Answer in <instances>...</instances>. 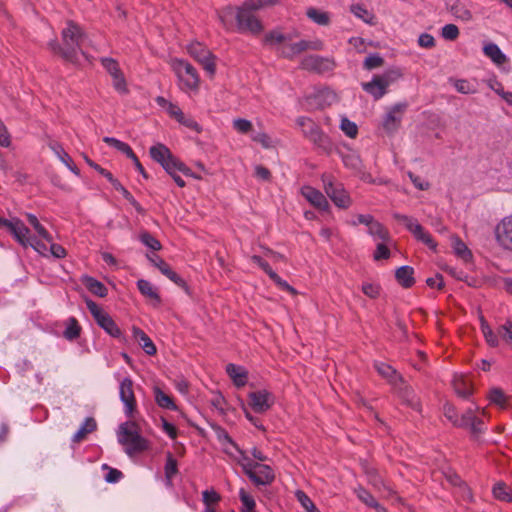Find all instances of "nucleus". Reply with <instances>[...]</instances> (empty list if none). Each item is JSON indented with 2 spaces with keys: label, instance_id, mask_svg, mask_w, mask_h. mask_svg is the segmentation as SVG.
I'll list each match as a JSON object with an SVG mask.
<instances>
[{
  "label": "nucleus",
  "instance_id": "obj_13",
  "mask_svg": "<svg viewBox=\"0 0 512 512\" xmlns=\"http://www.w3.org/2000/svg\"><path fill=\"white\" fill-rule=\"evenodd\" d=\"M406 109V103H397L388 108L382 120V128L387 134H394L400 128Z\"/></svg>",
  "mask_w": 512,
  "mask_h": 512
},
{
  "label": "nucleus",
  "instance_id": "obj_30",
  "mask_svg": "<svg viewBox=\"0 0 512 512\" xmlns=\"http://www.w3.org/2000/svg\"><path fill=\"white\" fill-rule=\"evenodd\" d=\"M97 428V423L94 418L88 417L85 419L81 427L78 429V431L74 434L72 440L75 443L81 442L85 437L94 432Z\"/></svg>",
  "mask_w": 512,
  "mask_h": 512
},
{
  "label": "nucleus",
  "instance_id": "obj_53",
  "mask_svg": "<svg viewBox=\"0 0 512 512\" xmlns=\"http://www.w3.org/2000/svg\"><path fill=\"white\" fill-rule=\"evenodd\" d=\"M351 12L358 18L362 19L364 22H371L373 16L372 14L362 5L354 4L351 6Z\"/></svg>",
  "mask_w": 512,
  "mask_h": 512
},
{
  "label": "nucleus",
  "instance_id": "obj_25",
  "mask_svg": "<svg viewBox=\"0 0 512 512\" xmlns=\"http://www.w3.org/2000/svg\"><path fill=\"white\" fill-rule=\"evenodd\" d=\"M226 372L237 387L247 383V371L243 367L230 363L226 366Z\"/></svg>",
  "mask_w": 512,
  "mask_h": 512
},
{
  "label": "nucleus",
  "instance_id": "obj_8",
  "mask_svg": "<svg viewBox=\"0 0 512 512\" xmlns=\"http://www.w3.org/2000/svg\"><path fill=\"white\" fill-rule=\"evenodd\" d=\"M321 179L325 193L337 207L345 209L351 205V198L342 183L336 182L331 175L327 174H323Z\"/></svg>",
  "mask_w": 512,
  "mask_h": 512
},
{
  "label": "nucleus",
  "instance_id": "obj_5",
  "mask_svg": "<svg viewBox=\"0 0 512 512\" xmlns=\"http://www.w3.org/2000/svg\"><path fill=\"white\" fill-rule=\"evenodd\" d=\"M171 67L179 79L181 90L191 91L198 89L199 75L189 62L176 58L171 61Z\"/></svg>",
  "mask_w": 512,
  "mask_h": 512
},
{
  "label": "nucleus",
  "instance_id": "obj_36",
  "mask_svg": "<svg viewBox=\"0 0 512 512\" xmlns=\"http://www.w3.org/2000/svg\"><path fill=\"white\" fill-rule=\"evenodd\" d=\"M149 152L151 158L161 165L172 155L171 151L164 144L152 146Z\"/></svg>",
  "mask_w": 512,
  "mask_h": 512
},
{
  "label": "nucleus",
  "instance_id": "obj_2",
  "mask_svg": "<svg viewBox=\"0 0 512 512\" xmlns=\"http://www.w3.org/2000/svg\"><path fill=\"white\" fill-rule=\"evenodd\" d=\"M87 36L81 27L73 21H68L67 26L62 30V46L57 41H51L49 46L64 59L75 62L78 52H82V46Z\"/></svg>",
  "mask_w": 512,
  "mask_h": 512
},
{
  "label": "nucleus",
  "instance_id": "obj_55",
  "mask_svg": "<svg viewBox=\"0 0 512 512\" xmlns=\"http://www.w3.org/2000/svg\"><path fill=\"white\" fill-rule=\"evenodd\" d=\"M140 240L144 245H146L147 247L151 248L154 251H158L162 248L161 243L148 232H143L140 235Z\"/></svg>",
  "mask_w": 512,
  "mask_h": 512
},
{
  "label": "nucleus",
  "instance_id": "obj_47",
  "mask_svg": "<svg viewBox=\"0 0 512 512\" xmlns=\"http://www.w3.org/2000/svg\"><path fill=\"white\" fill-rule=\"evenodd\" d=\"M481 330L485 337L486 342L491 347H496L499 344L497 335L492 331L490 326L487 324V322L484 320L483 317H481Z\"/></svg>",
  "mask_w": 512,
  "mask_h": 512
},
{
  "label": "nucleus",
  "instance_id": "obj_38",
  "mask_svg": "<svg viewBox=\"0 0 512 512\" xmlns=\"http://www.w3.org/2000/svg\"><path fill=\"white\" fill-rule=\"evenodd\" d=\"M27 221L36 231V233L46 242L52 241L51 234L46 230V228L39 222L38 218L33 214H27Z\"/></svg>",
  "mask_w": 512,
  "mask_h": 512
},
{
  "label": "nucleus",
  "instance_id": "obj_48",
  "mask_svg": "<svg viewBox=\"0 0 512 512\" xmlns=\"http://www.w3.org/2000/svg\"><path fill=\"white\" fill-rule=\"evenodd\" d=\"M177 472V461L172 454L169 453L165 464V477L168 484H171L172 478L177 474Z\"/></svg>",
  "mask_w": 512,
  "mask_h": 512
},
{
  "label": "nucleus",
  "instance_id": "obj_64",
  "mask_svg": "<svg viewBox=\"0 0 512 512\" xmlns=\"http://www.w3.org/2000/svg\"><path fill=\"white\" fill-rule=\"evenodd\" d=\"M280 289L289 292L292 295H296L297 291L289 285L285 280L278 276L277 273H272V277L270 278Z\"/></svg>",
  "mask_w": 512,
  "mask_h": 512
},
{
  "label": "nucleus",
  "instance_id": "obj_23",
  "mask_svg": "<svg viewBox=\"0 0 512 512\" xmlns=\"http://www.w3.org/2000/svg\"><path fill=\"white\" fill-rule=\"evenodd\" d=\"M276 52L286 59H293L304 52L303 41L300 40L296 43H292V41L286 42V44L276 47Z\"/></svg>",
  "mask_w": 512,
  "mask_h": 512
},
{
  "label": "nucleus",
  "instance_id": "obj_24",
  "mask_svg": "<svg viewBox=\"0 0 512 512\" xmlns=\"http://www.w3.org/2000/svg\"><path fill=\"white\" fill-rule=\"evenodd\" d=\"M133 336L135 340L138 342V344L142 347V349L145 351L148 355H154L156 354V346L152 342V340L149 338V336L140 328L133 327Z\"/></svg>",
  "mask_w": 512,
  "mask_h": 512
},
{
  "label": "nucleus",
  "instance_id": "obj_14",
  "mask_svg": "<svg viewBox=\"0 0 512 512\" xmlns=\"http://www.w3.org/2000/svg\"><path fill=\"white\" fill-rule=\"evenodd\" d=\"M119 396L124 404L125 415L129 419H134L137 411L136 399L133 391V381L130 378H124L120 382Z\"/></svg>",
  "mask_w": 512,
  "mask_h": 512
},
{
  "label": "nucleus",
  "instance_id": "obj_18",
  "mask_svg": "<svg viewBox=\"0 0 512 512\" xmlns=\"http://www.w3.org/2000/svg\"><path fill=\"white\" fill-rule=\"evenodd\" d=\"M0 227H5L18 243H23L24 234L29 233L28 227L18 218L5 219L0 217Z\"/></svg>",
  "mask_w": 512,
  "mask_h": 512
},
{
  "label": "nucleus",
  "instance_id": "obj_31",
  "mask_svg": "<svg viewBox=\"0 0 512 512\" xmlns=\"http://www.w3.org/2000/svg\"><path fill=\"white\" fill-rule=\"evenodd\" d=\"M451 244L455 254L468 262L472 259V253L466 246V244L456 235L451 236Z\"/></svg>",
  "mask_w": 512,
  "mask_h": 512
},
{
  "label": "nucleus",
  "instance_id": "obj_39",
  "mask_svg": "<svg viewBox=\"0 0 512 512\" xmlns=\"http://www.w3.org/2000/svg\"><path fill=\"white\" fill-rule=\"evenodd\" d=\"M376 76L382 84L388 88L391 84L399 80L403 76V73L399 68H392L385 71L383 74Z\"/></svg>",
  "mask_w": 512,
  "mask_h": 512
},
{
  "label": "nucleus",
  "instance_id": "obj_9",
  "mask_svg": "<svg viewBox=\"0 0 512 512\" xmlns=\"http://www.w3.org/2000/svg\"><path fill=\"white\" fill-rule=\"evenodd\" d=\"M187 51L191 57L202 65L203 69L209 73L210 76L215 74V56L203 44L199 42L191 43L187 47Z\"/></svg>",
  "mask_w": 512,
  "mask_h": 512
},
{
  "label": "nucleus",
  "instance_id": "obj_54",
  "mask_svg": "<svg viewBox=\"0 0 512 512\" xmlns=\"http://www.w3.org/2000/svg\"><path fill=\"white\" fill-rule=\"evenodd\" d=\"M355 493L360 501H362L368 507L376 505L377 500L363 487L355 489Z\"/></svg>",
  "mask_w": 512,
  "mask_h": 512
},
{
  "label": "nucleus",
  "instance_id": "obj_16",
  "mask_svg": "<svg viewBox=\"0 0 512 512\" xmlns=\"http://www.w3.org/2000/svg\"><path fill=\"white\" fill-rule=\"evenodd\" d=\"M148 260L157 267L160 272L165 275L167 278H169L171 281H173L175 284H177L180 287H185L186 283L185 281L176 273L174 272L171 267L158 255L156 254H148L147 255Z\"/></svg>",
  "mask_w": 512,
  "mask_h": 512
},
{
  "label": "nucleus",
  "instance_id": "obj_17",
  "mask_svg": "<svg viewBox=\"0 0 512 512\" xmlns=\"http://www.w3.org/2000/svg\"><path fill=\"white\" fill-rule=\"evenodd\" d=\"M302 196L315 208L327 211L329 210V203L326 197L317 189L311 186H304L301 189Z\"/></svg>",
  "mask_w": 512,
  "mask_h": 512
},
{
  "label": "nucleus",
  "instance_id": "obj_45",
  "mask_svg": "<svg viewBox=\"0 0 512 512\" xmlns=\"http://www.w3.org/2000/svg\"><path fill=\"white\" fill-rule=\"evenodd\" d=\"M239 498L242 503L240 512L256 511V502L254 498L251 495H249L244 489H240Z\"/></svg>",
  "mask_w": 512,
  "mask_h": 512
},
{
  "label": "nucleus",
  "instance_id": "obj_35",
  "mask_svg": "<svg viewBox=\"0 0 512 512\" xmlns=\"http://www.w3.org/2000/svg\"><path fill=\"white\" fill-rule=\"evenodd\" d=\"M83 284L91 293L96 296L105 297L107 295V288L104 286V284L93 277L85 276L83 278Z\"/></svg>",
  "mask_w": 512,
  "mask_h": 512
},
{
  "label": "nucleus",
  "instance_id": "obj_40",
  "mask_svg": "<svg viewBox=\"0 0 512 512\" xmlns=\"http://www.w3.org/2000/svg\"><path fill=\"white\" fill-rule=\"evenodd\" d=\"M103 141L106 144H108L109 146H112L115 149L122 152L123 154H125L128 158L134 157L135 153L133 152V150L131 149V147L128 144H126L116 138H113V137H104Z\"/></svg>",
  "mask_w": 512,
  "mask_h": 512
},
{
  "label": "nucleus",
  "instance_id": "obj_37",
  "mask_svg": "<svg viewBox=\"0 0 512 512\" xmlns=\"http://www.w3.org/2000/svg\"><path fill=\"white\" fill-rule=\"evenodd\" d=\"M306 15L310 20L318 25L327 26L330 23V15L325 11L311 7L307 10Z\"/></svg>",
  "mask_w": 512,
  "mask_h": 512
},
{
  "label": "nucleus",
  "instance_id": "obj_61",
  "mask_svg": "<svg viewBox=\"0 0 512 512\" xmlns=\"http://www.w3.org/2000/svg\"><path fill=\"white\" fill-rule=\"evenodd\" d=\"M507 486L504 483H497L493 488V494L497 499L503 501H510L511 497L507 491Z\"/></svg>",
  "mask_w": 512,
  "mask_h": 512
},
{
  "label": "nucleus",
  "instance_id": "obj_15",
  "mask_svg": "<svg viewBox=\"0 0 512 512\" xmlns=\"http://www.w3.org/2000/svg\"><path fill=\"white\" fill-rule=\"evenodd\" d=\"M274 404V396L267 390H259L249 394V405L256 413L268 411Z\"/></svg>",
  "mask_w": 512,
  "mask_h": 512
},
{
  "label": "nucleus",
  "instance_id": "obj_21",
  "mask_svg": "<svg viewBox=\"0 0 512 512\" xmlns=\"http://www.w3.org/2000/svg\"><path fill=\"white\" fill-rule=\"evenodd\" d=\"M394 390L398 393L401 399L411 408L415 410L420 409V402L414 393V390L406 384L403 380V384H398L394 387Z\"/></svg>",
  "mask_w": 512,
  "mask_h": 512
},
{
  "label": "nucleus",
  "instance_id": "obj_22",
  "mask_svg": "<svg viewBox=\"0 0 512 512\" xmlns=\"http://www.w3.org/2000/svg\"><path fill=\"white\" fill-rule=\"evenodd\" d=\"M366 474L368 476L369 483L373 485V487H375L377 490L383 492L384 497H391L394 494L392 488L383 482L376 469L369 467L366 469Z\"/></svg>",
  "mask_w": 512,
  "mask_h": 512
},
{
  "label": "nucleus",
  "instance_id": "obj_44",
  "mask_svg": "<svg viewBox=\"0 0 512 512\" xmlns=\"http://www.w3.org/2000/svg\"><path fill=\"white\" fill-rule=\"evenodd\" d=\"M488 398L492 404H495L500 408L506 407L508 397L502 389L498 387L492 388L489 392Z\"/></svg>",
  "mask_w": 512,
  "mask_h": 512
},
{
  "label": "nucleus",
  "instance_id": "obj_50",
  "mask_svg": "<svg viewBox=\"0 0 512 512\" xmlns=\"http://www.w3.org/2000/svg\"><path fill=\"white\" fill-rule=\"evenodd\" d=\"M280 3V0H245L243 4L252 10H260L265 7L274 6Z\"/></svg>",
  "mask_w": 512,
  "mask_h": 512
},
{
  "label": "nucleus",
  "instance_id": "obj_1",
  "mask_svg": "<svg viewBox=\"0 0 512 512\" xmlns=\"http://www.w3.org/2000/svg\"><path fill=\"white\" fill-rule=\"evenodd\" d=\"M254 11L245 4L237 7L228 5L218 11V18L227 30L233 26L235 20L238 32H249L257 35L263 31V25L259 18L254 15Z\"/></svg>",
  "mask_w": 512,
  "mask_h": 512
},
{
  "label": "nucleus",
  "instance_id": "obj_32",
  "mask_svg": "<svg viewBox=\"0 0 512 512\" xmlns=\"http://www.w3.org/2000/svg\"><path fill=\"white\" fill-rule=\"evenodd\" d=\"M293 40V35L291 33H282L280 31H271L266 34L265 36V42L272 45L279 47L283 44H286V42H291Z\"/></svg>",
  "mask_w": 512,
  "mask_h": 512
},
{
  "label": "nucleus",
  "instance_id": "obj_11",
  "mask_svg": "<svg viewBox=\"0 0 512 512\" xmlns=\"http://www.w3.org/2000/svg\"><path fill=\"white\" fill-rule=\"evenodd\" d=\"M87 307L97 324L104 329L110 336L118 338L121 335V331L114 320L103 311L95 302L88 301Z\"/></svg>",
  "mask_w": 512,
  "mask_h": 512
},
{
  "label": "nucleus",
  "instance_id": "obj_33",
  "mask_svg": "<svg viewBox=\"0 0 512 512\" xmlns=\"http://www.w3.org/2000/svg\"><path fill=\"white\" fill-rule=\"evenodd\" d=\"M483 52L497 65H502L507 61L505 54H503L500 48L494 43L486 44L483 48Z\"/></svg>",
  "mask_w": 512,
  "mask_h": 512
},
{
  "label": "nucleus",
  "instance_id": "obj_52",
  "mask_svg": "<svg viewBox=\"0 0 512 512\" xmlns=\"http://www.w3.org/2000/svg\"><path fill=\"white\" fill-rule=\"evenodd\" d=\"M112 85L114 89L120 94L126 95L129 93L127 82L123 73L112 77Z\"/></svg>",
  "mask_w": 512,
  "mask_h": 512
},
{
  "label": "nucleus",
  "instance_id": "obj_34",
  "mask_svg": "<svg viewBox=\"0 0 512 512\" xmlns=\"http://www.w3.org/2000/svg\"><path fill=\"white\" fill-rule=\"evenodd\" d=\"M50 148L56 153L59 159L76 175H79V169L73 163L72 158L65 152L63 147L58 143H51Z\"/></svg>",
  "mask_w": 512,
  "mask_h": 512
},
{
  "label": "nucleus",
  "instance_id": "obj_6",
  "mask_svg": "<svg viewBox=\"0 0 512 512\" xmlns=\"http://www.w3.org/2000/svg\"><path fill=\"white\" fill-rule=\"evenodd\" d=\"M393 218L402 223L417 241L422 242L433 251H436L437 243L416 218L400 213H394Z\"/></svg>",
  "mask_w": 512,
  "mask_h": 512
},
{
  "label": "nucleus",
  "instance_id": "obj_4",
  "mask_svg": "<svg viewBox=\"0 0 512 512\" xmlns=\"http://www.w3.org/2000/svg\"><path fill=\"white\" fill-rule=\"evenodd\" d=\"M296 123L301 128L303 136L311 141L315 146L325 152H328L331 149L332 145L329 137L312 119L301 116L297 118Z\"/></svg>",
  "mask_w": 512,
  "mask_h": 512
},
{
  "label": "nucleus",
  "instance_id": "obj_42",
  "mask_svg": "<svg viewBox=\"0 0 512 512\" xmlns=\"http://www.w3.org/2000/svg\"><path fill=\"white\" fill-rule=\"evenodd\" d=\"M154 392H155V401L160 407L170 409V410H177V406L175 405V403L173 402L172 398L169 395L164 393L159 388H156L154 390Z\"/></svg>",
  "mask_w": 512,
  "mask_h": 512
},
{
  "label": "nucleus",
  "instance_id": "obj_56",
  "mask_svg": "<svg viewBox=\"0 0 512 512\" xmlns=\"http://www.w3.org/2000/svg\"><path fill=\"white\" fill-rule=\"evenodd\" d=\"M384 63L383 58L379 54H371L364 60V68L367 70H372L378 67H381Z\"/></svg>",
  "mask_w": 512,
  "mask_h": 512
},
{
  "label": "nucleus",
  "instance_id": "obj_28",
  "mask_svg": "<svg viewBox=\"0 0 512 512\" xmlns=\"http://www.w3.org/2000/svg\"><path fill=\"white\" fill-rule=\"evenodd\" d=\"M452 385L455 392L463 398H467L472 394L471 383L463 375H455Z\"/></svg>",
  "mask_w": 512,
  "mask_h": 512
},
{
  "label": "nucleus",
  "instance_id": "obj_27",
  "mask_svg": "<svg viewBox=\"0 0 512 512\" xmlns=\"http://www.w3.org/2000/svg\"><path fill=\"white\" fill-rule=\"evenodd\" d=\"M397 282L404 288H410L415 283L414 270L410 266H402L395 272Z\"/></svg>",
  "mask_w": 512,
  "mask_h": 512
},
{
  "label": "nucleus",
  "instance_id": "obj_29",
  "mask_svg": "<svg viewBox=\"0 0 512 512\" xmlns=\"http://www.w3.org/2000/svg\"><path fill=\"white\" fill-rule=\"evenodd\" d=\"M19 244L21 246H23L24 248L32 247L36 252H38L42 256H48L49 249H48L47 245L43 241L38 240L35 237H32L30 235V232L24 234L23 243H19Z\"/></svg>",
  "mask_w": 512,
  "mask_h": 512
},
{
  "label": "nucleus",
  "instance_id": "obj_63",
  "mask_svg": "<svg viewBox=\"0 0 512 512\" xmlns=\"http://www.w3.org/2000/svg\"><path fill=\"white\" fill-rule=\"evenodd\" d=\"M454 87L459 93L462 94H473L476 92L474 86L471 85L467 80H456Z\"/></svg>",
  "mask_w": 512,
  "mask_h": 512
},
{
  "label": "nucleus",
  "instance_id": "obj_19",
  "mask_svg": "<svg viewBox=\"0 0 512 512\" xmlns=\"http://www.w3.org/2000/svg\"><path fill=\"white\" fill-rule=\"evenodd\" d=\"M374 366L377 372L384 379H386L393 386V388L398 384H403L402 376L389 364L384 362H377Z\"/></svg>",
  "mask_w": 512,
  "mask_h": 512
},
{
  "label": "nucleus",
  "instance_id": "obj_49",
  "mask_svg": "<svg viewBox=\"0 0 512 512\" xmlns=\"http://www.w3.org/2000/svg\"><path fill=\"white\" fill-rule=\"evenodd\" d=\"M342 161L344 165L353 170H358L361 167V159L354 152H348L342 155Z\"/></svg>",
  "mask_w": 512,
  "mask_h": 512
},
{
  "label": "nucleus",
  "instance_id": "obj_60",
  "mask_svg": "<svg viewBox=\"0 0 512 512\" xmlns=\"http://www.w3.org/2000/svg\"><path fill=\"white\" fill-rule=\"evenodd\" d=\"M442 37L446 40H455L459 36V29L454 24H446L442 28Z\"/></svg>",
  "mask_w": 512,
  "mask_h": 512
},
{
  "label": "nucleus",
  "instance_id": "obj_57",
  "mask_svg": "<svg viewBox=\"0 0 512 512\" xmlns=\"http://www.w3.org/2000/svg\"><path fill=\"white\" fill-rule=\"evenodd\" d=\"M362 292L369 298L375 299L380 295V286L375 283L365 282L362 284Z\"/></svg>",
  "mask_w": 512,
  "mask_h": 512
},
{
  "label": "nucleus",
  "instance_id": "obj_3",
  "mask_svg": "<svg viewBox=\"0 0 512 512\" xmlns=\"http://www.w3.org/2000/svg\"><path fill=\"white\" fill-rule=\"evenodd\" d=\"M117 440L124 447L125 453L130 457L147 451L150 448V442L141 435L140 427L133 419H129L119 425Z\"/></svg>",
  "mask_w": 512,
  "mask_h": 512
},
{
  "label": "nucleus",
  "instance_id": "obj_62",
  "mask_svg": "<svg viewBox=\"0 0 512 512\" xmlns=\"http://www.w3.org/2000/svg\"><path fill=\"white\" fill-rule=\"evenodd\" d=\"M341 129L350 138H354L358 132L356 124L346 118H344L341 122Z\"/></svg>",
  "mask_w": 512,
  "mask_h": 512
},
{
  "label": "nucleus",
  "instance_id": "obj_26",
  "mask_svg": "<svg viewBox=\"0 0 512 512\" xmlns=\"http://www.w3.org/2000/svg\"><path fill=\"white\" fill-rule=\"evenodd\" d=\"M362 88L364 91L372 95L376 100L382 98L387 92V88L382 84L376 75L370 82L362 83Z\"/></svg>",
  "mask_w": 512,
  "mask_h": 512
},
{
  "label": "nucleus",
  "instance_id": "obj_7",
  "mask_svg": "<svg viewBox=\"0 0 512 512\" xmlns=\"http://www.w3.org/2000/svg\"><path fill=\"white\" fill-rule=\"evenodd\" d=\"M242 467L246 475L256 485H269L275 479V474L270 466L252 462L247 457H243Z\"/></svg>",
  "mask_w": 512,
  "mask_h": 512
},
{
  "label": "nucleus",
  "instance_id": "obj_10",
  "mask_svg": "<svg viewBox=\"0 0 512 512\" xmlns=\"http://www.w3.org/2000/svg\"><path fill=\"white\" fill-rule=\"evenodd\" d=\"M300 67L309 72L323 74L334 70L336 62L333 57L308 55L301 60Z\"/></svg>",
  "mask_w": 512,
  "mask_h": 512
},
{
  "label": "nucleus",
  "instance_id": "obj_58",
  "mask_svg": "<svg viewBox=\"0 0 512 512\" xmlns=\"http://www.w3.org/2000/svg\"><path fill=\"white\" fill-rule=\"evenodd\" d=\"M180 165L184 166L185 164L183 162H181L180 160H178L173 155H171L169 157V159H167L165 161V163H162V167L166 170V172L168 174L172 173L174 171H179L180 172Z\"/></svg>",
  "mask_w": 512,
  "mask_h": 512
},
{
  "label": "nucleus",
  "instance_id": "obj_43",
  "mask_svg": "<svg viewBox=\"0 0 512 512\" xmlns=\"http://www.w3.org/2000/svg\"><path fill=\"white\" fill-rule=\"evenodd\" d=\"M368 232L371 236L377 239H381L383 241L389 240V232L385 229V227L380 224L378 221H373L369 227Z\"/></svg>",
  "mask_w": 512,
  "mask_h": 512
},
{
  "label": "nucleus",
  "instance_id": "obj_46",
  "mask_svg": "<svg viewBox=\"0 0 512 512\" xmlns=\"http://www.w3.org/2000/svg\"><path fill=\"white\" fill-rule=\"evenodd\" d=\"M81 327L75 318H69L67 321L66 329L63 333L64 337L68 340H74L80 336Z\"/></svg>",
  "mask_w": 512,
  "mask_h": 512
},
{
  "label": "nucleus",
  "instance_id": "obj_12",
  "mask_svg": "<svg viewBox=\"0 0 512 512\" xmlns=\"http://www.w3.org/2000/svg\"><path fill=\"white\" fill-rule=\"evenodd\" d=\"M494 235L499 247L512 252V214L502 218L496 224Z\"/></svg>",
  "mask_w": 512,
  "mask_h": 512
},
{
  "label": "nucleus",
  "instance_id": "obj_51",
  "mask_svg": "<svg viewBox=\"0 0 512 512\" xmlns=\"http://www.w3.org/2000/svg\"><path fill=\"white\" fill-rule=\"evenodd\" d=\"M101 63L111 77L117 76L120 73H122L118 62L112 58H102Z\"/></svg>",
  "mask_w": 512,
  "mask_h": 512
},
{
  "label": "nucleus",
  "instance_id": "obj_59",
  "mask_svg": "<svg viewBox=\"0 0 512 512\" xmlns=\"http://www.w3.org/2000/svg\"><path fill=\"white\" fill-rule=\"evenodd\" d=\"M220 499V495L213 489L202 492V500L206 507H210L211 504L218 503Z\"/></svg>",
  "mask_w": 512,
  "mask_h": 512
},
{
  "label": "nucleus",
  "instance_id": "obj_41",
  "mask_svg": "<svg viewBox=\"0 0 512 512\" xmlns=\"http://www.w3.org/2000/svg\"><path fill=\"white\" fill-rule=\"evenodd\" d=\"M137 287L141 294L144 295L145 297L156 300L157 302L160 301L158 293L156 292L153 285L149 281L140 279L137 282Z\"/></svg>",
  "mask_w": 512,
  "mask_h": 512
},
{
  "label": "nucleus",
  "instance_id": "obj_20",
  "mask_svg": "<svg viewBox=\"0 0 512 512\" xmlns=\"http://www.w3.org/2000/svg\"><path fill=\"white\" fill-rule=\"evenodd\" d=\"M446 7L448 11L457 19L463 22H469L472 20V13L459 0H447Z\"/></svg>",
  "mask_w": 512,
  "mask_h": 512
}]
</instances>
